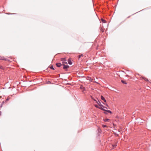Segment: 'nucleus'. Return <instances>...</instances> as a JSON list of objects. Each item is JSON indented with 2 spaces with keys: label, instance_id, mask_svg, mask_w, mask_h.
<instances>
[{
  "label": "nucleus",
  "instance_id": "nucleus-1",
  "mask_svg": "<svg viewBox=\"0 0 151 151\" xmlns=\"http://www.w3.org/2000/svg\"><path fill=\"white\" fill-rule=\"evenodd\" d=\"M56 65L57 67H61L65 71H67L68 69L70 67L68 65H65L64 64H61V63H56Z\"/></svg>",
  "mask_w": 151,
  "mask_h": 151
},
{
  "label": "nucleus",
  "instance_id": "nucleus-2",
  "mask_svg": "<svg viewBox=\"0 0 151 151\" xmlns=\"http://www.w3.org/2000/svg\"><path fill=\"white\" fill-rule=\"evenodd\" d=\"M60 61L61 62L60 63H61V64H67V60L66 58H62L60 59Z\"/></svg>",
  "mask_w": 151,
  "mask_h": 151
},
{
  "label": "nucleus",
  "instance_id": "nucleus-3",
  "mask_svg": "<svg viewBox=\"0 0 151 151\" xmlns=\"http://www.w3.org/2000/svg\"><path fill=\"white\" fill-rule=\"evenodd\" d=\"M142 78L143 79H144L145 81H148L149 82V83H148V84H151V82H150V81H149L148 80V79L147 78L145 77H142Z\"/></svg>",
  "mask_w": 151,
  "mask_h": 151
},
{
  "label": "nucleus",
  "instance_id": "nucleus-4",
  "mask_svg": "<svg viewBox=\"0 0 151 151\" xmlns=\"http://www.w3.org/2000/svg\"><path fill=\"white\" fill-rule=\"evenodd\" d=\"M86 79L87 80H89L90 81H92L93 79L91 77L88 76L86 78Z\"/></svg>",
  "mask_w": 151,
  "mask_h": 151
},
{
  "label": "nucleus",
  "instance_id": "nucleus-5",
  "mask_svg": "<svg viewBox=\"0 0 151 151\" xmlns=\"http://www.w3.org/2000/svg\"><path fill=\"white\" fill-rule=\"evenodd\" d=\"M68 64L69 65H72V62L71 59L70 58H69L68 60Z\"/></svg>",
  "mask_w": 151,
  "mask_h": 151
},
{
  "label": "nucleus",
  "instance_id": "nucleus-6",
  "mask_svg": "<svg viewBox=\"0 0 151 151\" xmlns=\"http://www.w3.org/2000/svg\"><path fill=\"white\" fill-rule=\"evenodd\" d=\"M96 102L98 103V104L99 105V106H102L103 107H105L103 105L101 104V102L99 101V102H98L97 101H96Z\"/></svg>",
  "mask_w": 151,
  "mask_h": 151
},
{
  "label": "nucleus",
  "instance_id": "nucleus-7",
  "mask_svg": "<svg viewBox=\"0 0 151 151\" xmlns=\"http://www.w3.org/2000/svg\"><path fill=\"white\" fill-rule=\"evenodd\" d=\"M100 31H101L102 32H104V28H103V27H101L100 28Z\"/></svg>",
  "mask_w": 151,
  "mask_h": 151
},
{
  "label": "nucleus",
  "instance_id": "nucleus-8",
  "mask_svg": "<svg viewBox=\"0 0 151 151\" xmlns=\"http://www.w3.org/2000/svg\"><path fill=\"white\" fill-rule=\"evenodd\" d=\"M6 60L3 57L0 56V60Z\"/></svg>",
  "mask_w": 151,
  "mask_h": 151
},
{
  "label": "nucleus",
  "instance_id": "nucleus-9",
  "mask_svg": "<svg viewBox=\"0 0 151 151\" xmlns=\"http://www.w3.org/2000/svg\"><path fill=\"white\" fill-rule=\"evenodd\" d=\"M101 99L102 100H103L105 102H106V100L104 98V97L102 96H101Z\"/></svg>",
  "mask_w": 151,
  "mask_h": 151
},
{
  "label": "nucleus",
  "instance_id": "nucleus-10",
  "mask_svg": "<svg viewBox=\"0 0 151 151\" xmlns=\"http://www.w3.org/2000/svg\"><path fill=\"white\" fill-rule=\"evenodd\" d=\"M121 82L122 83L124 84H127L126 81L124 80H122L121 81Z\"/></svg>",
  "mask_w": 151,
  "mask_h": 151
},
{
  "label": "nucleus",
  "instance_id": "nucleus-11",
  "mask_svg": "<svg viewBox=\"0 0 151 151\" xmlns=\"http://www.w3.org/2000/svg\"><path fill=\"white\" fill-rule=\"evenodd\" d=\"M80 88L81 89H82L83 91L85 90V88L83 86H81Z\"/></svg>",
  "mask_w": 151,
  "mask_h": 151
},
{
  "label": "nucleus",
  "instance_id": "nucleus-12",
  "mask_svg": "<svg viewBox=\"0 0 151 151\" xmlns=\"http://www.w3.org/2000/svg\"><path fill=\"white\" fill-rule=\"evenodd\" d=\"M104 108V107H103L102 106H99V109L101 110H103L104 111H105V110L103 109Z\"/></svg>",
  "mask_w": 151,
  "mask_h": 151
},
{
  "label": "nucleus",
  "instance_id": "nucleus-13",
  "mask_svg": "<svg viewBox=\"0 0 151 151\" xmlns=\"http://www.w3.org/2000/svg\"><path fill=\"white\" fill-rule=\"evenodd\" d=\"M101 20L104 23H105L106 22V21L102 18L101 19Z\"/></svg>",
  "mask_w": 151,
  "mask_h": 151
},
{
  "label": "nucleus",
  "instance_id": "nucleus-14",
  "mask_svg": "<svg viewBox=\"0 0 151 151\" xmlns=\"http://www.w3.org/2000/svg\"><path fill=\"white\" fill-rule=\"evenodd\" d=\"M50 68L51 69H52V70H54V69L53 66H52V65H51L50 66Z\"/></svg>",
  "mask_w": 151,
  "mask_h": 151
},
{
  "label": "nucleus",
  "instance_id": "nucleus-15",
  "mask_svg": "<svg viewBox=\"0 0 151 151\" xmlns=\"http://www.w3.org/2000/svg\"><path fill=\"white\" fill-rule=\"evenodd\" d=\"M81 56H83V55L82 54H81V55H79L78 56V58H80Z\"/></svg>",
  "mask_w": 151,
  "mask_h": 151
},
{
  "label": "nucleus",
  "instance_id": "nucleus-16",
  "mask_svg": "<svg viewBox=\"0 0 151 151\" xmlns=\"http://www.w3.org/2000/svg\"><path fill=\"white\" fill-rule=\"evenodd\" d=\"M105 111L111 114L112 113L111 112L110 110H105Z\"/></svg>",
  "mask_w": 151,
  "mask_h": 151
},
{
  "label": "nucleus",
  "instance_id": "nucleus-17",
  "mask_svg": "<svg viewBox=\"0 0 151 151\" xmlns=\"http://www.w3.org/2000/svg\"><path fill=\"white\" fill-rule=\"evenodd\" d=\"M0 68L2 70H4V67L2 66H0Z\"/></svg>",
  "mask_w": 151,
  "mask_h": 151
},
{
  "label": "nucleus",
  "instance_id": "nucleus-18",
  "mask_svg": "<svg viewBox=\"0 0 151 151\" xmlns=\"http://www.w3.org/2000/svg\"><path fill=\"white\" fill-rule=\"evenodd\" d=\"M109 119H104V121H105V122H107L108 121Z\"/></svg>",
  "mask_w": 151,
  "mask_h": 151
},
{
  "label": "nucleus",
  "instance_id": "nucleus-19",
  "mask_svg": "<svg viewBox=\"0 0 151 151\" xmlns=\"http://www.w3.org/2000/svg\"><path fill=\"white\" fill-rule=\"evenodd\" d=\"M102 126L104 128L107 127V126L106 125H104V124H102Z\"/></svg>",
  "mask_w": 151,
  "mask_h": 151
},
{
  "label": "nucleus",
  "instance_id": "nucleus-20",
  "mask_svg": "<svg viewBox=\"0 0 151 151\" xmlns=\"http://www.w3.org/2000/svg\"><path fill=\"white\" fill-rule=\"evenodd\" d=\"M9 99L10 98L9 97L7 98L6 100V101H8L9 100Z\"/></svg>",
  "mask_w": 151,
  "mask_h": 151
},
{
  "label": "nucleus",
  "instance_id": "nucleus-21",
  "mask_svg": "<svg viewBox=\"0 0 151 151\" xmlns=\"http://www.w3.org/2000/svg\"><path fill=\"white\" fill-rule=\"evenodd\" d=\"M95 106L97 108H99V106H98L97 105H95Z\"/></svg>",
  "mask_w": 151,
  "mask_h": 151
},
{
  "label": "nucleus",
  "instance_id": "nucleus-22",
  "mask_svg": "<svg viewBox=\"0 0 151 151\" xmlns=\"http://www.w3.org/2000/svg\"><path fill=\"white\" fill-rule=\"evenodd\" d=\"M105 104L106 105V106H108V105H107V104Z\"/></svg>",
  "mask_w": 151,
  "mask_h": 151
},
{
  "label": "nucleus",
  "instance_id": "nucleus-23",
  "mask_svg": "<svg viewBox=\"0 0 151 151\" xmlns=\"http://www.w3.org/2000/svg\"><path fill=\"white\" fill-rule=\"evenodd\" d=\"M116 146V145H114V146L113 145V147H114V146L115 147V146Z\"/></svg>",
  "mask_w": 151,
  "mask_h": 151
},
{
  "label": "nucleus",
  "instance_id": "nucleus-24",
  "mask_svg": "<svg viewBox=\"0 0 151 151\" xmlns=\"http://www.w3.org/2000/svg\"><path fill=\"white\" fill-rule=\"evenodd\" d=\"M93 100L95 101L96 102L97 101L96 100H95V99H93Z\"/></svg>",
  "mask_w": 151,
  "mask_h": 151
},
{
  "label": "nucleus",
  "instance_id": "nucleus-25",
  "mask_svg": "<svg viewBox=\"0 0 151 151\" xmlns=\"http://www.w3.org/2000/svg\"><path fill=\"white\" fill-rule=\"evenodd\" d=\"M68 84H69V83H67L66 84V85H68Z\"/></svg>",
  "mask_w": 151,
  "mask_h": 151
},
{
  "label": "nucleus",
  "instance_id": "nucleus-26",
  "mask_svg": "<svg viewBox=\"0 0 151 151\" xmlns=\"http://www.w3.org/2000/svg\"><path fill=\"white\" fill-rule=\"evenodd\" d=\"M91 98L92 99H93V98H92V97L91 96Z\"/></svg>",
  "mask_w": 151,
  "mask_h": 151
},
{
  "label": "nucleus",
  "instance_id": "nucleus-27",
  "mask_svg": "<svg viewBox=\"0 0 151 151\" xmlns=\"http://www.w3.org/2000/svg\"><path fill=\"white\" fill-rule=\"evenodd\" d=\"M126 76H128V75H127Z\"/></svg>",
  "mask_w": 151,
  "mask_h": 151
}]
</instances>
